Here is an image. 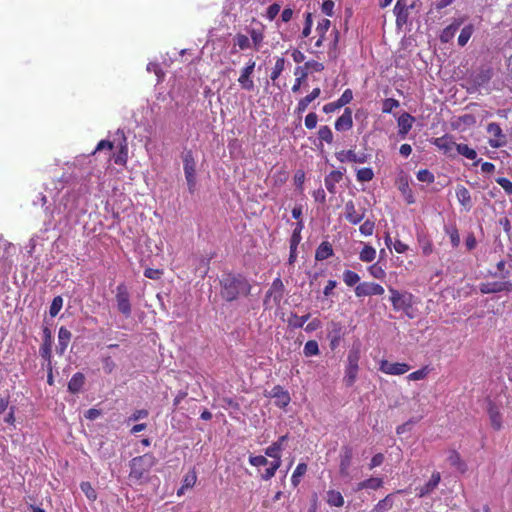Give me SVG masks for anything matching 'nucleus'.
<instances>
[{
    "label": "nucleus",
    "mask_w": 512,
    "mask_h": 512,
    "mask_svg": "<svg viewBox=\"0 0 512 512\" xmlns=\"http://www.w3.org/2000/svg\"><path fill=\"white\" fill-rule=\"evenodd\" d=\"M221 295L227 301H233L241 295H248L251 290L249 282L241 275L228 274L221 280Z\"/></svg>",
    "instance_id": "obj_1"
},
{
    "label": "nucleus",
    "mask_w": 512,
    "mask_h": 512,
    "mask_svg": "<svg viewBox=\"0 0 512 512\" xmlns=\"http://www.w3.org/2000/svg\"><path fill=\"white\" fill-rule=\"evenodd\" d=\"M156 464V459L152 454H144L133 458L130 461L129 478L133 481L140 482L144 475Z\"/></svg>",
    "instance_id": "obj_2"
},
{
    "label": "nucleus",
    "mask_w": 512,
    "mask_h": 512,
    "mask_svg": "<svg viewBox=\"0 0 512 512\" xmlns=\"http://www.w3.org/2000/svg\"><path fill=\"white\" fill-rule=\"evenodd\" d=\"M183 170L187 182L188 190L194 193L196 189V160L191 150L185 151L182 155Z\"/></svg>",
    "instance_id": "obj_3"
},
{
    "label": "nucleus",
    "mask_w": 512,
    "mask_h": 512,
    "mask_svg": "<svg viewBox=\"0 0 512 512\" xmlns=\"http://www.w3.org/2000/svg\"><path fill=\"white\" fill-rule=\"evenodd\" d=\"M115 299L118 311L123 314L125 318H129L132 313V306L130 302V294L124 284H119L117 286Z\"/></svg>",
    "instance_id": "obj_4"
},
{
    "label": "nucleus",
    "mask_w": 512,
    "mask_h": 512,
    "mask_svg": "<svg viewBox=\"0 0 512 512\" xmlns=\"http://www.w3.org/2000/svg\"><path fill=\"white\" fill-rule=\"evenodd\" d=\"M389 292L391 294L390 301L395 310H406L412 306V294L408 292H399L394 288H389Z\"/></svg>",
    "instance_id": "obj_5"
},
{
    "label": "nucleus",
    "mask_w": 512,
    "mask_h": 512,
    "mask_svg": "<svg viewBox=\"0 0 512 512\" xmlns=\"http://www.w3.org/2000/svg\"><path fill=\"white\" fill-rule=\"evenodd\" d=\"M410 368V365L407 363H391L385 359L379 362V370L387 375H403L407 373Z\"/></svg>",
    "instance_id": "obj_6"
},
{
    "label": "nucleus",
    "mask_w": 512,
    "mask_h": 512,
    "mask_svg": "<svg viewBox=\"0 0 512 512\" xmlns=\"http://www.w3.org/2000/svg\"><path fill=\"white\" fill-rule=\"evenodd\" d=\"M384 288L374 282H362L355 287V295L357 297H366L373 295H382Z\"/></svg>",
    "instance_id": "obj_7"
},
{
    "label": "nucleus",
    "mask_w": 512,
    "mask_h": 512,
    "mask_svg": "<svg viewBox=\"0 0 512 512\" xmlns=\"http://www.w3.org/2000/svg\"><path fill=\"white\" fill-rule=\"evenodd\" d=\"M255 61L250 60L247 65L241 70V74L238 78V82L242 89L252 91L254 89V82L252 80V74L255 69Z\"/></svg>",
    "instance_id": "obj_8"
},
{
    "label": "nucleus",
    "mask_w": 512,
    "mask_h": 512,
    "mask_svg": "<svg viewBox=\"0 0 512 512\" xmlns=\"http://www.w3.org/2000/svg\"><path fill=\"white\" fill-rule=\"evenodd\" d=\"M43 343L40 347L39 353L41 357L48 362V365L51 364V350H52V332L48 327L43 328Z\"/></svg>",
    "instance_id": "obj_9"
},
{
    "label": "nucleus",
    "mask_w": 512,
    "mask_h": 512,
    "mask_svg": "<svg viewBox=\"0 0 512 512\" xmlns=\"http://www.w3.org/2000/svg\"><path fill=\"white\" fill-rule=\"evenodd\" d=\"M440 481V473L436 471L433 472L429 481L425 483L423 486L416 489L418 497L423 498L431 494L438 487Z\"/></svg>",
    "instance_id": "obj_10"
},
{
    "label": "nucleus",
    "mask_w": 512,
    "mask_h": 512,
    "mask_svg": "<svg viewBox=\"0 0 512 512\" xmlns=\"http://www.w3.org/2000/svg\"><path fill=\"white\" fill-rule=\"evenodd\" d=\"M487 132L492 136V138L489 140L491 147L499 148L505 143L502 129L497 123L488 124Z\"/></svg>",
    "instance_id": "obj_11"
},
{
    "label": "nucleus",
    "mask_w": 512,
    "mask_h": 512,
    "mask_svg": "<svg viewBox=\"0 0 512 512\" xmlns=\"http://www.w3.org/2000/svg\"><path fill=\"white\" fill-rule=\"evenodd\" d=\"M512 284L510 282H487L481 283L479 290L483 294L498 293L502 291H510Z\"/></svg>",
    "instance_id": "obj_12"
},
{
    "label": "nucleus",
    "mask_w": 512,
    "mask_h": 512,
    "mask_svg": "<svg viewBox=\"0 0 512 512\" xmlns=\"http://www.w3.org/2000/svg\"><path fill=\"white\" fill-rule=\"evenodd\" d=\"M492 75L493 72L490 68H481L472 74V82L478 88H486Z\"/></svg>",
    "instance_id": "obj_13"
},
{
    "label": "nucleus",
    "mask_w": 512,
    "mask_h": 512,
    "mask_svg": "<svg viewBox=\"0 0 512 512\" xmlns=\"http://www.w3.org/2000/svg\"><path fill=\"white\" fill-rule=\"evenodd\" d=\"M14 252L15 247L11 243L0 239V263H2L4 267L11 266L12 261L10 258Z\"/></svg>",
    "instance_id": "obj_14"
},
{
    "label": "nucleus",
    "mask_w": 512,
    "mask_h": 512,
    "mask_svg": "<svg viewBox=\"0 0 512 512\" xmlns=\"http://www.w3.org/2000/svg\"><path fill=\"white\" fill-rule=\"evenodd\" d=\"M270 395L275 399V404L280 408H285L290 403V395L288 391L284 390L281 386H275Z\"/></svg>",
    "instance_id": "obj_15"
},
{
    "label": "nucleus",
    "mask_w": 512,
    "mask_h": 512,
    "mask_svg": "<svg viewBox=\"0 0 512 512\" xmlns=\"http://www.w3.org/2000/svg\"><path fill=\"white\" fill-rule=\"evenodd\" d=\"M71 338H72V334L71 332L66 328V327H60L59 328V331H58V344L56 346V352L57 354H59L60 356H62L70 341H71Z\"/></svg>",
    "instance_id": "obj_16"
},
{
    "label": "nucleus",
    "mask_w": 512,
    "mask_h": 512,
    "mask_svg": "<svg viewBox=\"0 0 512 512\" xmlns=\"http://www.w3.org/2000/svg\"><path fill=\"white\" fill-rule=\"evenodd\" d=\"M336 158L340 162H354V163H365L367 161V155L356 154L353 150H342L336 153Z\"/></svg>",
    "instance_id": "obj_17"
},
{
    "label": "nucleus",
    "mask_w": 512,
    "mask_h": 512,
    "mask_svg": "<svg viewBox=\"0 0 512 512\" xmlns=\"http://www.w3.org/2000/svg\"><path fill=\"white\" fill-rule=\"evenodd\" d=\"M393 12L396 16V24L397 26H402L406 24L408 21V6L403 2V0H397Z\"/></svg>",
    "instance_id": "obj_18"
},
{
    "label": "nucleus",
    "mask_w": 512,
    "mask_h": 512,
    "mask_svg": "<svg viewBox=\"0 0 512 512\" xmlns=\"http://www.w3.org/2000/svg\"><path fill=\"white\" fill-rule=\"evenodd\" d=\"M345 171L334 170L325 177V187L330 193H336V184L342 180Z\"/></svg>",
    "instance_id": "obj_19"
},
{
    "label": "nucleus",
    "mask_w": 512,
    "mask_h": 512,
    "mask_svg": "<svg viewBox=\"0 0 512 512\" xmlns=\"http://www.w3.org/2000/svg\"><path fill=\"white\" fill-rule=\"evenodd\" d=\"M353 126L352 111L346 108L344 113L336 120L335 129L337 131H347Z\"/></svg>",
    "instance_id": "obj_20"
},
{
    "label": "nucleus",
    "mask_w": 512,
    "mask_h": 512,
    "mask_svg": "<svg viewBox=\"0 0 512 512\" xmlns=\"http://www.w3.org/2000/svg\"><path fill=\"white\" fill-rule=\"evenodd\" d=\"M415 118L409 113L404 112L398 118L399 135L405 137L411 130Z\"/></svg>",
    "instance_id": "obj_21"
},
{
    "label": "nucleus",
    "mask_w": 512,
    "mask_h": 512,
    "mask_svg": "<svg viewBox=\"0 0 512 512\" xmlns=\"http://www.w3.org/2000/svg\"><path fill=\"white\" fill-rule=\"evenodd\" d=\"M345 217L352 224H358L364 218V213H358L353 201H348L345 204Z\"/></svg>",
    "instance_id": "obj_22"
},
{
    "label": "nucleus",
    "mask_w": 512,
    "mask_h": 512,
    "mask_svg": "<svg viewBox=\"0 0 512 512\" xmlns=\"http://www.w3.org/2000/svg\"><path fill=\"white\" fill-rule=\"evenodd\" d=\"M462 19H455L450 25H448L441 33L440 40L444 43L449 42L455 36L456 32L462 25Z\"/></svg>",
    "instance_id": "obj_23"
},
{
    "label": "nucleus",
    "mask_w": 512,
    "mask_h": 512,
    "mask_svg": "<svg viewBox=\"0 0 512 512\" xmlns=\"http://www.w3.org/2000/svg\"><path fill=\"white\" fill-rule=\"evenodd\" d=\"M326 503L331 507L340 508L344 505V497L340 491L335 489H329L325 495Z\"/></svg>",
    "instance_id": "obj_24"
},
{
    "label": "nucleus",
    "mask_w": 512,
    "mask_h": 512,
    "mask_svg": "<svg viewBox=\"0 0 512 512\" xmlns=\"http://www.w3.org/2000/svg\"><path fill=\"white\" fill-rule=\"evenodd\" d=\"M435 145L444 153L452 155L453 150H456L458 143L454 142L451 137L443 136L435 139Z\"/></svg>",
    "instance_id": "obj_25"
},
{
    "label": "nucleus",
    "mask_w": 512,
    "mask_h": 512,
    "mask_svg": "<svg viewBox=\"0 0 512 512\" xmlns=\"http://www.w3.org/2000/svg\"><path fill=\"white\" fill-rule=\"evenodd\" d=\"M456 197L459 201V203L467 210L469 211L473 204L470 192L467 188L464 186H457L456 188Z\"/></svg>",
    "instance_id": "obj_26"
},
{
    "label": "nucleus",
    "mask_w": 512,
    "mask_h": 512,
    "mask_svg": "<svg viewBox=\"0 0 512 512\" xmlns=\"http://www.w3.org/2000/svg\"><path fill=\"white\" fill-rule=\"evenodd\" d=\"M287 439V435L281 436L276 442L265 449V454L271 458H278V455H280L281 451L284 449V442Z\"/></svg>",
    "instance_id": "obj_27"
},
{
    "label": "nucleus",
    "mask_w": 512,
    "mask_h": 512,
    "mask_svg": "<svg viewBox=\"0 0 512 512\" xmlns=\"http://www.w3.org/2000/svg\"><path fill=\"white\" fill-rule=\"evenodd\" d=\"M383 486V480L378 477H371L369 479H366L364 481L359 482L356 487L355 491H361L364 489H372L377 490Z\"/></svg>",
    "instance_id": "obj_28"
},
{
    "label": "nucleus",
    "mask_w": 512,
    "mask_h": 512,
    "mask_svg": "<svg viewBox=\"0 0 512 512\" xmlns=\"http://www.w3.org/2000/svg\"><path fill=\"white\" fill-rule=\"evenodd\" d=\"M251 46L256 51H259L263 44L264 34L262 29L251 28L248 30Z\"/></svg>",
    "instance_id": "obj_29"
},
{
    "label": "nucleus",
    "mask_w": 512,
    "mask_h": 512,
    "mask_svg": "<svg viewBox=\"0 0 512 512\" xmlns=\"http://www.w3.org/2000/svg\"><path fill=\"white\" fill-rule=\"evenodd\" d=\"M333 255V248L329 242H322L315 252V259L318 261H323L328 259Z\"/></svg>",
    "instance_id": "obj_30"
},
{
    "label": "nucleus",
    "mask_w": 512,
    "mask_h": 512,
    "mask_svg": "<svg viewBox=\"0 0 512 512\" xmlns=\"http://www.w3.org/2000/svg\"><path fill=\"white\" fill-rule=\"evenodd\" d=\"M84 382H85L84 375L80 372H77L70 379V381L68 383V390L71 393H78L82 389Z\"/></svg>",
    "instance_id": "obj_31"
},
{
    "label": "nucleus",
    "mask_w": 512,
    "mask_h": 512,
    "mask_svg": "<svg viewBox=\"0 0 512 512\" xmlns=\"http://www.w3.org/2000/svg\"><path fill=\"white\" fill-rule=\"evenodd\" d=\"M352 460V453L350 450H346L340 458L339 472L341 476L348 477L350 475L349 469Z\"/></svg>",
    "instance_id": "obj_32"
},
{
    "label": "nucleus",
    "mask_w": 512,
    "mask_h": 512,
    "mask_svg": "<svg viewBox=\"0 0 512 512\" xmlns=\"http://www.w3.org/2000/svg\"><path fill=\"white\" fill-rule=\"evenodd\" d=\"M267 297H273L275 302H280L283 297V283L280 278L273 281Z\"/></svg>",
    "instance_id": "obj_33"
},
{
    "label": "nucleus",
    "mask_w": 512,
    "mask_h": 512,
    "mask_svg": "<svg viewBox=\"0 0 512 512\" xmlns=\"http://www.w3.org/2000/svg\"><path fill=\"white\" fill-rule=\"evenodd\" d=\"M394 505V494H388L380 500L373 508V512H388Z\"/></svg>",
    "instance_id": "obj_34"
},
{
    "label": "nucleus",
    "mask_w": 512,
    "mask_h": 512,
    "mask_svg": "<svg viewBox=\"0 0 512 512\" xmlns=\"http://www.w3.org/2000/svg\"><path fill=\"white\" fill-rule=\"evenodd\" d=\"M320 88H314L311 93L309 95H307L306 97L302 98L299 102H298V106H297V109L299 112H304L308 105L314 101L317 97H319L320 95Z\"/></svg>",
    "instance_id": "obj_35"
},
{
    "label": "nucleus",
    "mask_w": 512,
    "mask_h": 512,
    "mask_svg": "<svg viewBox=\"0 0 512 512\" xmlns=\"http://www.w3.org/2000/svg\"><path fill=\"white\" fill-rule=\"evenodd\" d=\"M303 228H304L303 221L302 220L298 221L295 225V228L293 230V234H292L291 240H290V249L292 251L297 249V246L301 241V231L303 230Z\"/></svg>",
    "instance_id": "obj_36"
},
{
    "label": "nucleus",
    "mask_w": 512,
    "mask_h": 512,
    "mask_svg": "<svg viewBox=\"0 0 512 512\" xmlns=\"http://www.w3.org/2000/svg\"><path fill=\"white\" fill-rule=\"evenodd\" d=\"M359 367L346 366L345 376L343 381L347 387H351L354 385L357 375H358Z\"/></svg>",
    "instance_id": "obj_37"
},
{
    "label": "nucleus",
    "mask_w": 512,
    "mask_h": 512,
    "mask_svg": "<svg viewBox=\"0 0 512 512\" xmlns=\"http://www.w3.org/2000/svg\"><path fill=\"white\" fill-rule=\"evenodd\" d=\"M376 258V250L374 247L365 244L359 253V259L363 262H372Z\"/></svg>",
    "instance_id": "obj_38"
},
{
    "label": "nucleus",
    "mask_w": 512,
    "mask_h": 512,
    "mask_svg": "<svg viewBox=\"0 0 512 512\" xmlns=\"http://www.w3.org/2000/svg\"><path fill=\"white\" fill-rule=\"evenodd\" d=\"M233 43L235 47H238L240 50H247L251 48V41L247 35L244 34H236L233 38Z\"/></svg>",
    "instance_id": "obj_39"
},
{
    "label": "nucleus",
    "mask_w": 512,
    "mask_h": 512,
    "mask_svg": "<svg viewBox=\"0 0 512 512\" xmlns=\"http://www.w3.org/2000/svg\"><path fill=\"white\" fill-rule=\"evenodd\" d=\"M474 32V26L472 24H468L462 28L460 35L458 37L459 46L463 47L467 44L469 39L471 38Z\"/></svg>",
    "instance_id": "obj_40"
},
{
    "label": "nucleus",
    "mask_w": 512,
    "mask_h": 512,
    "mask_svg": "<svg viewBox=\"0 0 512 512\" xmlns=\"http://www.w3.org/2000/svg\"><path fill=\"white\" fill-rule=\"evenodd\" d=\"M310 318V314H306L303 316H298L297 314H291L288 318V325L293 328H302L304 324Z\"/></svg>",
    "instance_id": "obj_41"
},
{
    "label": "nucleus",
    "mask_w": 512,
    "mask_h": 512,
    "mask_svg": "<svg viewBox=\"0 0 512 512\" xmlns=\"http://www.w3.org/2000/svg\"><path fill=\"white\" fill-rule=\"evenodd\" d=\"M456 151L458 154L470 160H474L477 157V152L473 148H470L467 144L459 143L456 146Z\"/></svg>",
    "instance_id": "obj_42"
},
{
    "label": "nucleus",
    "mask_w": 512,
    "mask_h": 512,
    "mask_svg": "<svg viewBox=\"0 0 512 512\" xmlns=\"http://www.w3.org/2000/svg\"><path fill=\"white\" fill-rule=\"evenodd\" d=\"M307 471V464L306 463H299L297 467L295 468L292 477H291V483L294 487H296L301 480V477L306 473Z\"/></svg>",
    "instance_id": "obj_43"
},
{
    "label": "nucleus",
    "mask_w": 512,
    "mask_h": 512,
    "mask_svg": "<svg viewBox=\"0 0 512 512\" xmlns=\"http://www.w3.org/2000/svg\"><path fill=\"white\" fill-rule=\"evenodd\" d=\"M488 413L492 427L496 430H499L502 426V419L499 411L491 406L488 410Z\"/></svg>",
    "instance_id": "obj_44"
},
{
    "label": "nucleus",
    "mask_w": 512,
    "mask_h": 512,
    "mask_svg": "<svg viewBox=\"0 0 512 512\" xmlns=\"http://www.w3.org/2000/svg\"><path fill=\"white\" fill-rule=\"evenodd\" d=\"M431 372V368L429 366H424L421 369L410 373L407 378L410 381H419L425 379L428 374Z\"/></svg>",
    "instance_id": "obj_45"
},
{
    "label": "nucleus",
    "mask_w": 512,
    "mask_h": 512,
    "mask_svg": "<svg viewBox=\"0 0 512 512\" xmlns=\"http://www.w3.org/2000/svg\"><path fill=\"white\" fill-rule=\"evenodd\" d=\"M343 281L347 286L352 287L355 286L360 281V277L354 271L345 270L343 272Z\"/></svg>",
    "instance_id": "obj_46"
},
{
    "label": "nucleus",
    "mask_w": 512,
    "mask_h": 512,
    "mask_svg": "<svg viewBox=\"0 0 512 512\" xmlns=\"http://www.w3.org/2000/svg\"><path fill=\"white\" fill-rule=\"evenodd\" d=\"M357 181L359 182H369L374 178V172L371 168H361L357 170L356 173Z\"/></svg>",
    "instance_id": "obj_47"
},
{
    "label": "nucleus",
    "mask_w": 512,
    "mask_h": 512,
    "mask_svg": "<svg viewBox=\"0 0 512 512\" xmlns=\"http://www.w3.org/2000/svg\"><path fill=\"white\" fill-rule=\"evenodd\" d=\"M303 353L306 357H311L319 354V346L315 340H309L304 345Z\"/></svg>",
    "instance_id": "obj_48"
},
{
    "label": "nucleus",
    "mask_w": 512,
    "mask_h": 512,
    "mask_svg": "<svg viewBox=\"0 0 512 512\" xmlns=\"http://www.w3.org/2000/svg\"><path fill=\"white\" fill-rule=\"evenodd\" d=\"M399 190L401 191L402 195L404 196L408 204H413L415 202L414 195L407 181L399 185Z\"/></svg>",
    "instance_id": "obj_49"
},
{
    "label": "nucleus",
    "mask_w": 512,
    "mask_h": 512,
    "mask_svg": "<svg viewBox=\"0 0 512 512\" xmlns=\"http://www.w3.org/2000/svg\"><path fill=\"white\" fill-rule=\"evenodd\" d=\"M63 306V298L61 296H56L53 298L52 303L50 305L49 314L51 317H56Z\"/></svg>",
    "instance_id": "obj_50"
},
{
    "label": "nucleus",
    "mask_w": 512,
    "mask_h": 512,
    "mask_svg": "<svg viewBox=\"0 0 512 512\" xmlns=\"http://www.w3.org/2000/svg\"><path fill=\"white\" fill-rule=\"evenodd\" d=\"M284 68H285V59L282 57L277 58L275 65L273 67V70L271 72V79L273 81L276 80L281 75Z\"/></svg>",
    "instance_id": "obj_51"
},
{
    "label": "nucleus",
    "mask_w": 512,
    "mask_h": 512,
    "mask_svg": "<svg viewBox=\"0 0 512 512\" xmlns=\"http://www.w3.org/2000/svg\"><path fill=\"white\" fill-rule=\"evenodd\" d=\"M369 274L376 279H383L386 276L385 270L378 264L374 263L368 267Z\"/></svg>",
    "instance_id": "obj_52"
},
{
    "label": "nucleus",
    "mask_w": 512,
    "mask_h": 512,
    "mask_svg": "<svg viewBox=\"0 0 512 512\" xmlns=\"http://www.w3.org/2000/svg\"><path fill=\"white\" fill-rule=\"evenodd\" d=\"M318 136L321 141H325L326 143H332L333 141V133L328 126H321L318 131Z\"/></svg>",
    "instance_id": "obj_53"
},
{
    "label": "nucleus",
    "mask_w": 512,
    "mask_h": 512,
    "mask_svg": "<svg viewBox=\"0 0 512 512\" xmlns=\"http://www.w3.org/2000/svg\"><path fill=\"white\" fill-rule=\"evenodd\" d=\"M400 102L394 98H387L383 101L382 112L391 113L393 109L398 108Z\"/></svg>",
    "instance_id": "obj_54"
},
{
    "label": "nucleus",
    "mask_w": 512,
    "mask_h": 512,
    "mask_svg": "<svg viewBox=\"0 0 512 512\" xmlns=\"http://www.w3.org/2000/svg\"><path fill=\"white\" fill-rule=\"evenodd\" d=\"M445 231L450 238L452 246L458 247L460 244V237L458 234V230L455 227H446Z\"/></svg>",
    "instance_id": "obj_55"
},
{
    "label": "nucleus",
    "mask_w": 512,
    "mask_h": 512,
    "mask_svg": "<svg viewBox=\"0 0 512 512\" xmlns=\"http://www.w3.org/2000/svg\"><path fill=\"white\" fill-rule=\"evenodd\" d=\"M447 460L452 466L459 469L464 468V463L461 461L460 455L456 451H451Z\"/></svg>",
    "instance_id": "obj_56"
},
{
    "label": "nucleus",
    "mask_w": 512,
    "mask_h": 512,
    "mask_svg": "<svg viewBox=\"0 0 512 512\" xmlns=\"http://www.w3.org/2000/svg\"><path fill=\"white\" fill-rule=\"evenodd\" d=\"M82 492L86 495V497L90 500L96 499V492L92 488L91 484L89 482H82L81 485Z\"/></svg>",
    "instance_id": "obj_57"
},
{
    "label": "nucleus",
    "mask_w": 512,
    "mask_h": 512,
    "mask_svg": "<svg viewBox=\"0 0 512 512\" xmlns=\"http://www.w3.org/2000/svg\"><path fill=\"white\" fill-rule=\"evenodd\" d=\"M417 179L421 182L432 183L434 181V175L427 169L418 171Z\"/></svg>",
    "instance_id": "obj_58"
},
{
    "label": "nucleus",
    "mask_w": 512,
    "mask_h": 512,
    "mask_svg": "<svg viewBox=\"0 0 512 512\" xmlns=\"http://www.w3.org/2000/svg\"><path fill=\"white\" fill-rule=\"evenodd\" d=\"M197 481V475L195 471L189 472L183 479V488H192Z\"/></svg>",
    "instance_id": "obj_59"
},
{
    "label": "nucleus",
    "mask_w": 512,
    "mask_h": 512,
    "mask_svg": "<svg viewBox=\"0 0 512 512\" xmlns=\"http://www.w3.org/2000/svg\"><path fill=\"white\" fill-rule=\"evenodd\" d=\"M496 183L500 185L508 195L512 194V182L508 178L499 177L496 179Z\"/></svg>",
    "instance_id": "obj_60"
},
{
    "label": "nucleus",
    "mask_w": 512,
    "mask_h": 512,
    "mask_svg": "<svg viewBox=\"0 0 512 512\" xmlns=\"http://www.w3.org/2000/svg\"><path fill=\"white\" fill-rule=\"evenodd\" d=\"M281 6L278 3H274L267 8L266 17L272 21L279 14Z\"/></svg>",
    "instance_id": "obj_61"
},
{
    "label": "nucleus",
    "mask_w": 512,
    "mask_h": 512,
    "mask_svg": "<svg viewBox=\"0 0 512 512\" xmlns=\"http://www.w3.org/2000/svg\"><path fill=\"white\" fill-rule=\"evenodd\" d=\"M359 352L357 350H351L347 357V366L359 367Z\"/></svg>",
    "instance_id": "obj_62"
},
{
    "label": "nucleus",
    "mask_w": 512,
    "mask_h": 512,
    "mask_svg": "<svg viewBox=\"0 0 512 512\" xmlns=\"http://www.w3.org/2000/svg\"><path fill=\"white\" fill-rule=\"evenodd\" d=\"M249 463L252 466L259 467V466L267 465L268 464V460H267L266 457H264L262 455L250 456L249 457Z\"/></svg>",
    "instance_id": "obj_63"
},
{
    "label": "nucleus",
    "mask_w": 512,
    "mask_h": 512,
    "mask_svg": "<svg viewBox=\"0 0 512 512\" xmlns=\"http://www.w3.org/2000/svg\"><path fill=\"white\" fill-rule=\"evenodd\" d=\"M330 25H331V22L330 20L328 19H322L318 25H317V28H316V31L319 35H322V36H325V34L327 33V31L329 30L330 28Z\"/></svg>",
    "instance_id": "obj_64"
}]
</instances>
